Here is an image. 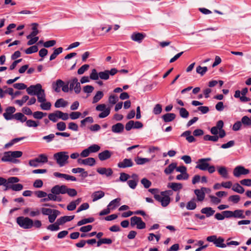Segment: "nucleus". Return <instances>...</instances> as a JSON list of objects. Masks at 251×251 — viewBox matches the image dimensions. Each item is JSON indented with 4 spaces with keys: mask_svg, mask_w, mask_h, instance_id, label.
<instances>
[{
    "mask_svg": "<svg viewBox=\"0 0 251 251\" xmlns=\"http://www.w3.org/2000/svg\"><path fill=\"white\" fill-rule=\"evenodd\" d=\"M217 171L219 175L224 178H229V174L227 168L225 166L217 167Z\"/></svg>",
    "mask_w": 251,
    "mask_h": 251,
    "instance_id": "18",
    "label": "nucleus"
},
{
    "mask_svg": "<svg viewBox=\"0 0 251 251\" xmlns=\"http://www.w3.org/2000/svg\"><path fill=\"white\" fill-rule=\"evenodd\" d=\"M206 240L208 242L213 243L217 247L224 248L226 247V245L224 243V239L221 237L217 238L216 235L209 236L207 237Z\"/></svg>",
    "mask_w": 251,
    "mask_h": 251,
    "instance_id": "7",
    "label": "nucleus"
},
{
    "mask_svg": "<svg viewBox=\"0 0 251 251\" xmlns=\"http://www.w3.org/2000/svg\"><path fill=\"white\" fill-rule=\"evenodd\" d=\"M176 117L175 114L169 113L163 115L162 118L165 122L167 123L173 121Z\"/></svg>",
    "mask_w": 251,
    "mask_h": 251,
    "instance_id": "25",
    "label": "nucleus"
},
{
    "mask_svg": "<svg viewBox=\"0 0 251 251\" xmlns=\"http://www.w3.org/2000/svg\"><path fill=\"white\" fill-rule=\"evenodd\" d=\"M29 99L28 96H24L22 100H15V103L18 104L20 106H22L23 104L25 102Z\"/></svg>",
    "mask_w": 251,
    "mask_h": 251,
    "instance_id": "58",
    "label": "nucleus"
},
{
    "mask_svg": "<svg viewBox=\"0 0 251 251\" xmlns=\"http://www.w3.org/2000/svg\"><path fill=\"white\" fill-rule=\"evenodd\" d=\"M53 158L60 167H63L68 163L69 156L67 151H60L53 154Z\"/></svg>",
    "mask_w": 251,
    "mask_h": 251,
    "instance_id": "3",
    "label": "nucleus"
},
{
    "mask_svg": "<svg viewBox=\"0 0 251 251\" xmlns=\"http://www.w3.org/2000/svg\"><path fill=\"white\" fill-rule=\"evenodd\" d=\"M68 104V102L62 98L58 99L54 103L56 108L65 107Z\"/></svg>",
    "mask_w": 251,
    "mask_h": 251,
    "instance_id": "29",
    "label": "nucleus"
},
{
    "mask_svg": "<svg viewBox=\"0 0 251 251\" xmlns=\"http://www.w3.org/2000/svg\"><path fill=\"white\" fill-rule=\"evenodd\" d=\"M39 163H45L48 161V156L45 154H40L36 158Z\"/></svg>",
    "mask_w": 251,
    "mask_h": 251,
    "instance_id": "44",
    "label": "nucleus"
},
{
    "mask_svg": "<svg viewBox=\"0 0 251 251\" xmlns=\"http://www.w3.org/2000/svg\"><path fill=\"white\" fill-rule=\"evenodd\" d=\"M121 199L119 198H116L111 201L108 205L111 210H113L120 205Z\"/></svg>",
    "mask_w": 251,
    "mask_h": 251,
    "instance_id": "23",
    "label": "nucleus"
},
{
    "mask_svg": "<svg viewBox=\"0 0 251 251\" xmlns=\"http://www.w3.org/2000/svg\"><path fill=\"white\" fill-rule=\"evenodd\" d=\"M228 200L234 203H237L240 200V197L239 195H232L228 198Z\"/></svg>",
    "mask_w": 251,
    "mask_h": 251,
    "instance_id": "57",
    "label": "nucleus"
},
{
    "mask_svg": "<svg viewBox=\"0 0 251 251\" xmlns=\"http://www.w3.org/2000/svg\"><path fill=\"white\" fill-rule=\"evenodd\" d=\"M60 225L57 220L55 223L49 225L47 227V229L50 231H57L59 229Z\"/></svg>",
    "mask_w": 251,
    "mask_h": 251,
    "instance_id": "42",
    "label": "nucleus"
},
{
    "mask_svg": "<svg viewBox=\"0 0 251 251\" xmlns=\"http://www.w3.org/2000/svg\"><path fill=\"white\" fill-rule=\"evenodd\" d=\"M67 190V186L64 185H56L51 189V193L56 194L59 196L60 194H66V190Z\"/></svg>",
    "mask_w": 251,
    "mask_h": 251,
    "instance_id": "12",
    "label": "nucleus"
},
{
    "mask_svg": "<svg viewBox=\"0 0 251 251\" xmlns=\"http://www.w3.org/2000/svg\"><path fill=\"white\" fill-rule=\"evenodd\" d=\"M196 201L197 200L195 198L192 199L190 201H189L186 205L187 209L190 210L195 209L197 207Z\"/></svg>",
    "mask_w": 251,
    "mask_h": 251,
    "instance_id": "26",
    "label": "nucleus"
},
{
    "mask_svg": "<svg viewBox=\"0 0 251 251\" xmlns=\"http://www.w3.org/2000/svg\"><path fill=\"white\" fill-rule=\"evenodd\" d=\"M72 172L73 173H81V176L83 177H86L88 176V173L85 171L84 169L81 168H73L72 170Z\"/></svg>",
    "mask_w": 251,
    "mask_h": 251,
    "instance_id": "31",
    "label": "nucleus"
},
{
    "mask_svg": "<svg viewBox=\"0 0 251 251\" xmlns=\"http://www.w3.org/2000/svg\"><path fill=\"white\" fill-rule=\"evenodd\" d=\"M168 188H171L174 191H179L182 188V184L180 183L170 182L168 184Z\"/></svg>",
    "mask_w": 251,
    "mask_h": 251,
    "instance_id": "21",
    "label": "nucleus"
},
{
    "mask_svg": "<svg viewBox=\"0 0 251 251\" xmlns=\"http://www.w3.org/2000/svg\"><path fill=\"white\" fill-rule=\"evenodd\" d=\"M75 218V215L73 216H65L61 217L58 219L57 220L60 225H62L67 222H69L73 220Z\"/></svg>",
    "mask_w": 251,
    "mask_h": 251,
    "instance_id": "27",
    "label": "nucleus"
},
{
    "mask_svg": "<svg viewBox=\"0 0 251 251\" xmlns=\"http://www.w3.org/2000/svg\"><path fill=\"white\" fill-rule=\"evenodd\" d=\"M203 139L205 141H211L213 142H217L218 141L219 137L217 135L211 136L209 135H206L203 137Z\"/></svg>",
    "mask_w": 251,
    "mask_h": 251,
    "instance_id": "50",
    "label": "nucleus"
},
{
    "mask_svg": "<svg viewBox=\"0 0 251 251\" xmlns=\"http://www.w3.org/2000/svg\"><path fill=\"white\" fill-rule=\"evenodd\" d=\"M206 188L202 187L201 189H196L194 190V193L197 196V200L199 201H203L205 198L204 190Z\"/></svg>",
    "mask_w": 251,
    "mask_h": 251,
    "instance_id": "15",
    "label": "nucleus"
},
{
    "mask_svg": "<svg viewBox=\"0 0 251 251\" xmlns=\"http://www.w3.org/2000/svg\"><path fill=\"white\" fill-rule=\"evenodd\" d=\"M146 37V34L144 33L134 32L130 36L131 39L138 43H141Z\"/></svg>",
    "mask_w": 251,
    "mask_h": 251,
    "instance_id": "13",
    "label": "nucleus"
},
{
    "mask_svg": "<svg viewBox=\"0 0 251 251\" xmlns=\"http://www.w3.org/2000/svg\"><path fill=\"white\" fill-rule=\"evenodd\" d=\"M179 115L183 118H187L189 116L188 111L184 108H179Z\"/></svg>",
    "mask_w": 251,
    "mask_h": 251,
    "instance_id": "53",
    "label": "nucleus"
},
{
    "mask_svg": "<svg viewBox=\"0 0 251 251\" xmlns=\"http://www.w3.org/2000/svg\"><path fill=\"white\" fill-rule=\"evenodd\" d=\"M201 212V213L205 214L206 217H209L213 215L215 211L211 207H207L202 208Z\"/></svg>",
    "mask_w": 251,
    "mask_h": 251,
    "instance_id": "28",
    "label": "nucleus"
},
{
    "mask_svg": "<svg viewBox=\"0 0 251 251\" xmlns=\"http://www.w3.org/2000/svg\"><path fill=\"white\" fill-rule=\"evenodd\" d=\"M103 96V94L102 91H99L97 92L95 96L93 99V103H95L98 102Z\"/></svg>",
    "mask_w": 251,
    "mask_h": 251,
    "instance_id": "43",
    "label": "nucleus"
},
{
    "mask_svg": "<svg viewBox=\"0 0 251 251\" xmlns=\"http://www.w3.org/2000/svg\"><path fill=\"white\" fill-rule=\"evenodd\" d=\"M232 190L239 194H243L245 191L244 188L237 183L233 185Z\"/></svg>",
    "mask_w": 251,
    "mask_h": 251,
    "instance_id": "34",
    "label": "nucleus"
},
{
    "mask_svg": "<svg viewBox=\"0 0 251 251\" xmlns=\"http://www.w3.org/2000/svg\"><path fill=\"white\" fill-rule=\"evenodd\" d=\"M48 198L49 201H61L62 200V197L60 196H57L56 194L53 193L47 194Z\"/></svg>",
    "mask_w": 251,
    "mask_h": 251,
    "instance_id": "30",
    "label": "nucleus"
},
{
    "mask_svg": "<svg viewBox=\"0 0 251 251\" xmlns=\"http://www.w3.org/2000/svg\"><path fill=\"white\" fill-rule=\"evenodd\" d=\"M96 164V160L94 158L89 157L85 159L84 165L93 166Z\"/></svg>",
    "mask_w": 251,
    "mask_h": 251,
    "instance_id": "49",
    "label": "nucleus"
},
{
    "mask_svg": "<svg viewBox=\"0 0 251 251\" xmlns=\"http://www.w3.org/2000/svg\"><path fill=\"white\" fill-rule=\"evenodd\" d=\"M118 100V98L116 95H111L108 99V102L111 104H115Z\"/></svg>",
    "mask_w": 251,
    "mask_h": 251,
    "instance_id": "64",
    "label": "nucleus"
},
{
    "mask_svg": "<svg viewBox=\"0 0 251 251\" xmlns=\"http://www.w3.org/2000/svg\"><path fill=\"white\" fill-rule=\"evenodd\" d=\"M56 112L59 119H61L64 121L67 120L69 119V114L68 113H63L59 110H57Z\"/></svg>",
    "mask_w": 251,
    "mask_h": 251,
    "instance_id": "46",
    "label": "nucleus"
},
{
    "mask_svg": "<svg viewBox=\"0 0 251 251\" xmlns=\"http://www.w3.org/2000/svg\"><path fill=\"white\" fill-rule=\"evenodd\" d=\"M97 172L100 175H105L107 176H110L113 174V171L111 168H99L97 169Z\"/></svg>",
    "mask_w": 251,
    "mask_h": 251,
    "instance_id": "20",
    "label": "nucleus"
},
{
    "mask_svg": "<svg viewBox=\"0 0 251 251\" xmlns=\"http://www.w3.org/2000/svg\"><path fill=\"white\" fill-rule=\"evenodd\" d=\"M113 153L109 150H105L98 154V157L100 161L107 160L111 157Z\"/></svg>",
    "mask_w": 251,
    "mask_h": 251,
    "instance_id": "17",
    "label": "nucleus"
},
{
    "mask_svg": "<svg viewBox=\"0 0 251 251\" xmlns=\"http://www.w3.org/2000/svg\"><path fill=\"white\" fill-rule=\"evenodd\" d=\"M118 167L120 168H126L132 167L133 162L131 159H124L122 161L118 163Z\"/></svg>",
    "mask_w": 251,
    "mask_h": 251,
    "instance_id": "16",
    "label": "nucleus"
},
{
    "mask_svg": "<svg viewBox=\"0 0 251 251\" xmlns=\"http://www.w3.org/2000/svg\"><path fill=\"white\" fill-rule=\"evenodd\" d=\"M13 116L14 118H15L16 120L20 121L22 123L25 122L27 120L26 117H25L22 113H17L13 115Z\"/></svg>",
    "mask_w": 251,
    "mask_h": 251,
    "instance_id": "36",
    "label": "nucleus"
},
{
    "mask_svg": "<svg viewBox=\"0 0 251 251\" xmlns=\"http://www.w3.org/2000/svg\"><path fill=\"white\" fill-rule=\"evenodd\" d=\"M141 218L137 216H133L130 218V224L132 226L137 225Z\"/></svg>",
    "mask_w": 251,
    "mask_h": 251,
    "instance_id": "55",
    "label": "nucleus"
},
{
    "mask_svg": "<svg viewBox=\"0 0 251 251\" xmlns=\"http://www.w3.org/2000/svg\"><path fill=\"white\" fill-rule=\"evenodd\" d=\"M19 181V179L17 177L12 176L8 178V185L4 188V191L11 189L15 191H19L23 189V185L20 183L15 184Z\"/></svg>",
    "mask_w": 251,
    "mask_h": 251,
    "instance_id": "4",
    "label": "nucleus"
},
{
    "mask_svg": "<svg viewBox=\"0 0 251 251\" xmlns=\"http://www.w3.org/2000/svg\"><path fill=\"white\" fill-rule=\"evenodd\" d=\"M241 122L246 126H249L251 125V119L247 116L242 117Z\"/></svg>",
    "mask_w": 251,
    "mask_h": 251,
    "instance_id": "61",
    "label": "nucleus"
},
{
    "mask_svg": "<svg viewBox=\"0 0 251 251\" xmlns=\"http://www.w3.org/2000/svg\"><path fill=\"white\" fill-rule=\"evenodd\" d=\"M170 191H162L159 196H155V199L161 202L163 207H166L170 202V198L168 196Z\"/></svg>",
    "mask_w": 251,
    "mask_h": 251,
    "instance_id": "6",
    "label": "nucleus"
},
{
    "mask_svg": "<svg viewBox=\"0 0 251 251\" xmlns=\"http://www.w3.org/2000/svg\"><path fill=\"white\" fill-rule=\"evenodd\" d=\"M56 128L59 131H64L66 128V124L63 122H58L56 124Z\"/></svg>",
    "mask_w": 251,
    "mask_h": 251,
    "instance_id": "62",
    "label": "nucleus"
},
{
    "mask_svg": "<svg viewBox=\"0 0 251 251\" xmlns=\"http://www.w3.org/2000/svg\"><path fill=\"white\" fill-rule=\"evenodd\" d=\"M176 163H172L164 170L165 174L166 175L171 174L176 169Z\"/></svg>",
    "mask_w": 251,
    "mask_h": 251,
    "instance_id": "32",
    "label": "nucleus"
},
{
    "mask_svg": "<svg viewBox=\"0 0 251 251\" xmlns=\"http://www.w3.org/2000/svg\"><path fill=\"white\" fill-rule=\"evenodd\" d=\"M18 225L24 229H29L33 226V221L28 217H18L16 219Z\"/></svg>",
    "mask_w": 251,
    "mask_h": 251,
    "instance_id": "5",
    "label": "nucleus"
},
{
    "mask_svg": "<svg viewBox=\"0 0 251 251\" xmlns=\"http://www.w3.org/2000/svg\"><path fill=\"white\" fill-rule=\"evenodd\" d=\"M25 125L28 127H36L39 125V122H36L32 120H28L25 121Z\"/></svg>",
    "mask_w": 251,
    "mask_h": 251,
    "instance_id": "48",
    "label": "nucleus"
},
{
    "mask_svg": "<svg viewBox=\"0 0 251 251\" xmlns=\"http://www.w3.org/2000/svg\"><path fill=\"white\" fill-rule=\"evenodd\" d=\"M243 210L237 209L233 211V217L236 218H245V216L243 214Z\"/></svg>",
    "mask_w": 251,
    "mask_h": 251,
    "instance_id": "38",
    "label": "nucleus"
},
{
    "mask_svg": "<svg viewBox=\"0 0 251 251\" xmlns=\"http://www.w3.org/2000/svg\"><path fill=\"white\" fill-rule=\"evenodd\" d=\"M94 221V218L91 217L89 218L83 219L79 221H78L77 223V226H81L83 225H85L88 223H91Z\"/></svg>",
    "mask_w": 251,
    "mask_h": 251,
    "instance_id": "40",
    "label": "nucleus"
},
{
    "mask_svg": "<svg viewBox=\"0 0 251 251\" xmlns=\"http://www.w3.org/2000/svg\"><path fill=\"white\" fill-rule=\"evenodd\" d=\"M210 158H201L199 159L197 162L196 168L199 169L201 171H206L208 169L209 164L208 161H211Z\"/></svg>",
    "mask_w": 251,
    "mask_h": 251,
    "instance_id": "10",
    "label": "nucleus"
},
{
    "mask_svg": "<svg viewBox=\"0 0 251 251\" xmlns=\"http://www.w3.org/2000/svg\"><path fill=\"white\" fill-rule=\"evenodd\" d=\"M134 160L137 165H143L151 161V159L138 156L135 158Z\"/></svg>",
    "mask_w": 251,
    "mask_h": 251,
    "instance_id": "33",
    "label": "nucleus"
},
{
    "mask_svg": "<svg viewBox=\"0 0 251 251\" xmlns=\"http://www.w3.org/2000/svg\"><path fill=\"white\" fill-rule=\"evenodd\" d=\"M23 152L21 151H8L4 153L3 157L1 158L2 162H11L15 163L17 161L16 158L21 157Z\"/></svg>",
    "mask_w": 251,
    "mask_h": 251,
    "instance_id": "2",
    "label": "nucleus"
},
{
    "mask_svg": "<svg viewBox=\"0 0 251 251\" xmlns=\"http://www.w3.org/2000/svg\"><path fill=\"white\" fill-rule=\"evenodd\" d=\"M105 195V193L102 191H98L94 192L92 194V198L93 201H96L101 198H103Z\"/></svg>",
    "mask_w": 251,
    "mask_h": 251,
    "instance_id": "22",
    "label": "nucleus"
},
{
    "mask_svg": "<svg viewBox=\"0 0 251 251\" xmlns=\"http://www.w3.org/2000/svg\"><path fill=\"white\" fill-rule=\"evenodd\" d=\"M47 115V113H44L41 111H36L33 113V117L36 119H41Z\"/></svg>",
    "mask_w": 251,
    "mask_h": 251,
    "instance_id": "45",
    "label": "nucleus"
},
{
    "mask_svg": "<svg viewBox=\"0 0 251 251\" xmlns=\"http://www.w3.org/2000/svg\"><path fill=\"white\" fill-rule=\"evenodd\" d=\"M162 111V106L160 104H156L153 109V113L155 115H158L161 113Z\"/></svg>",
    "mask_w": 251,
    "mask_h": 251,
    "instance_id": "54",
    "label": "nucleus"
},
{
    "mask_svg": "<svg viewBox=\"0 0 251 251\" xmlns=\"http://www.w3.org/2000/svg\"><path fill=\"white\" fill-rule=\"evenodd\" d=\"M96 110L98 111H101L99 115L100 118H104L108 116L110 113V108L106 107L105 104H100L96 107Z\"/></svg>",
    "mask_w": 251,
    "mask_h": 251,
    "instance_id": "8",
    "label": "nucleus"
},
{
    "mask_svg": "<svg viewBox=\"0 0 251 251\" xmlns=\"http://www.w3.org/2000/svg\"><path fill=\"white\" fill-rule=\"evenodd\" d=\"M250 173L248 169H246L243 166H238L236 167L233 171V174L234 176L239 177L241 175H246Z\"/></svg>",
    "mask_w": 251,
    "mask_h": 251,
    "instance_id": "11",
    "label": "nucleus"
},
{
    "mask_svg": "<svg viewBox=\"0 0 251 251\" xmlns=\"http://www.w3.org/2000/svg\"><path fill=\"white\" fill-rule=\"evenodd\" d=\"M62 51L63 48L61 47L55 49L53 52L50 56V60L51 61L54 59L58 54L62 52Z\"/></svg>",
    "mask_w": 251,
    "mask_h": 251,
    "instance_id": "39",
    "label": "nucleus"
},
{
    "mask_svg": "<svg viewBox=\"0 0 251 251\" xmlns=\"http://www.w3.org/2000/svg\"><path fill=\"white\" fill-rule=\"evenodd\" d=\"M26 92L30 95H36L38 102L46 101L45 90L42 88V85L38 83L35 85H31L26 88Z\"/></svg>",
    "mask_w": 251,
    "mask_h": 251,
    "instance_id": "1",
    "label": "nucleus"
},
{
    "mask_svg": "<svg viewBox=\"0 0 251 251\" xmlns=\"http://www.w3.org/2000/svg\"><path fill=\"white\" fill-rule=\"evenodd\" d=\"M99 77L100 79L103 80H107L109 77L108 74V70L104 71L103 72H100L99 73Z\"/></svg>",
    "mask_w": 251,
    "mask_h": 251,
    "instance_id": "59",
    "label": "nucleus"
},
{
    "mask_svg": "<svg viewBox=\"0 0 251 251\" xmlns=\"http://www.w3.org/2000/svg\"><path fill=\"white\" fill-rule=\"evenodd\" d=\"M48 118L50 120L53 122V123L56 122L59 119L56 111L53 113L49 114L48 115Z\"/></svg>",
    "mask_w": 251,
    "mask_h": 251,
    "instance_id": "52",
    "label": "nucleus"
},
{
    "mask_svg": "<svg viewBox=\"0 0 251 251\" xmlns=\"http://www.w3.org/2000/svg\"><path fill=\"white\" fill-rule=\"evenodd\" d=\"M89 68V65L88 64H85L82 65L80 68L77 70V74L78 75L83 74L86 71H87Z\"/></svg>",
    "mask_w": 251,
    "mask_h": 251,
    "instance_id": "63",
    "label": "nucleus"
},
{
    "mask_svg": "<svg viewBox=\"0 0 251 251\" xmlns=\"http://www.w3.org/2000/svg\"><path fill=\"white\" fill-rule=\"evenodd\" d=\"M207 71V67H201V66H199L196 68L197 73L200 74L201 76L203 75Z\"/></svg>",
    "mask_w": 251,
    "mask_h": 251,
    "instance_id": "51",
    "label": "nucleus"
},
{
    "mask_svg": "<svg viewBox=\"0 0 251 251\" xmlns=\"http://www.w3.org/2000/svg\"><path fill=\"white\" fill-rule=\"evenodd\" d=\"M63 84H64V82L63 80L57 79L55 82L52 83V88L55 92H59L60 88L62 87Z\"/></svg>",
    "mask_w": 251,
    "mask_h": 251,
    "instance_id": "24",
    "label": "nucleus"
},
{
    "mask_svg": "<svg viewBox=\"0 0 251 251\" xmlns=\"http://www.w3.org/2000/svg\"><path fill=\"white\" fill-rule=\"evenodd\" d=\"M124 126L122 123H119L112 126L111 130L114 133H119L123 131Z\"/></svg>",
    "mask_w": 251,
    "mask_h": 251,
    "instance_id": "19",
    "label": "nucleus"
},
{
    "mask_svg": "<svg viewBox=\"0 0 251 251\" xmlns=\"http://www.w3.org/2000/svg\"><path fill=\"white\" fill-rule=\"evenodd\" d=\"M59 211L58 210L54 209L53 212L51 214H50V215H49V222L50 223H53L55 221L56 217L59 215Z\"/></svg>",
    "mask_w": 251,
    "mask_h": 251,
    "instance_id": "35",
    "label": "nucleus"
},
{
    "mask_svg": "<svg viewBox=\"0 0 251 251\" xmlns=\"http://www.w3.org/2000/svg\"><path fill=\"white\" fill-rule=\"evenodd\" d=\"M99 75L97 73V70L95 69H93L92 70L91 73L90 75V78L92 80H98L99 79Z\"/></svg>",
    "mask_w": 251,
    "mask_h": 251,
    "instance_id": "60",
    "label": "nucleus"
},
{
    "mask_svg": "<svg viewBox=\"0 0 251 251\" xmlns=\"http://www.w3.org/2000/svg\"><path fill=\"white\" fill-rule=\"evenodd\" d=\"M41 104L40 105L41 109L43 110H50L51 108V104L49 101H43L40 102Z\"/></svg>",
    "mask_w": 251,
    "mask_h": 251,
    "instance_id": "37",
    "label": "nucleus"
},
{
    "mask_svg": "<svg viewBox=\"0 0 251 251\" xmlns=\"http://www.w3.org/2000/svg\"><path fill=\"white\" fill-rule=\"evenodd\" d=\"M88 148L90 151V153L97 152L100 149V146L97 144H93L89 147Z\"/></svg>",
    "mask_w": 251,
    "mask_h": 251,
    "instance_id": "47",
    "label": "nucleus"
},
{
    "mask_svg": "<svg viewBox=\"0 0 251 251\" xmlns=\"http://www.w3.org/2000/svg\"><path fill=\"white\" fill-rule=\"evenodd\" d=\"M68 83L70 86V90H74L76 94H79L81 91V86L80 82H78L76 77H74L70 80Z\"/></svg>",
    "mask_w": 251,
    "mask_h": 251,
    "instance_id": "9",
    "label": "nucleus"
},
{
    "mask_svg": "<svg viewBox=\"0 0 251 251\" xmlns=\"http://www.w3.org/2000/svg\"><path fill=\"white\" fill-rule=\"evenodd\" d=\"M5 111V112L3 114V116L6 120H9L14 118L13 115H12V114L16 111V109L14 107L9 106L6 109Z\"/></svg>",
    "mask_w": 251,
    "mask_h": 251,
    "instance_id": "14",
    "label": "nucleus"
},
{
    "mask_svg": "<svg viewBox=\"0 0 251 251\" xmlns=\"http://www.w3.org/2000/svg\"><path fill=\"white\" fill-rule=\"evenodd\" d=\"M38 50V48L36 45H34L30 47L29 48L26 49L25 52L27 54H30L32 53H35L37 52Z\"/></svg>",
    "mask_w": 251,
    "mask_h": 251,
    "instance_id": "41",
    "label": "nucleus"
},
{
    "mask_svg": "<svg viewBox=\"0 0 251 251\" xmlns=\"http://www.w3.org/2000/svg\"><path fill=\"white\" fill-rule=\"evenodd\" d=\"M67 194L69 196L73 197L77 195V191L74 188H69L67 187L66 190V194Z\"/></svg>",
    "mask_w": 251,
    "mask_h": 251,
    "instance_id": "56",
    "label": "nucleus"
}]
</instances>
